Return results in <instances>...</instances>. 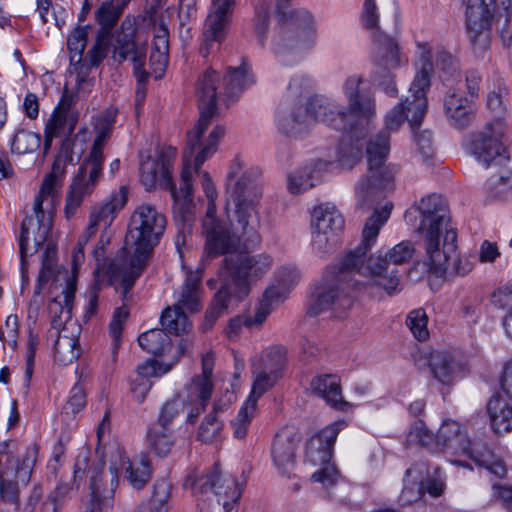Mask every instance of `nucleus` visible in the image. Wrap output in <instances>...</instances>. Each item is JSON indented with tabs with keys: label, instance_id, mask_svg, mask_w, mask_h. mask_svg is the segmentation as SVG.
I'll return each mask as SVG.
<instances>
[{
	"label": "nucleus",
	"instance_id": "nucleus-1",
	"mask_svg": "<svg viewBox=\"0 0 512 512\" xmlns=\"http://www.w3.org/2000/svg\"><path fill=\"white\" fill-rule=\"evenodd\" d=\"M391 208L392 204H386L381 211L375 209L365 223L362 242L348 250L336 266L327 268L312 295L307 312L310 316H318L328 310L340 316L352 307V291L356 289L378 288L390 296L401 291L398 266L412 258L415 252L413 243L402 241L388 251L380 250L367 256L380 228L388 220Z\"/></svg>",
	"mask_w": 512,
	"mask_h": 512
},
{
	"label": "nucleus",
	"instance_id": "nucleus-2",
	"mask_svg": "<svg viewBox=\"0 0 512 512\" xmlns=\"http://www.w3.org/2000/svg\"><path fill=\"white\" fill-rule=\"evenodd\" d=\"M218 82L219 76L211 68L203 72L197 81L196 93L200 117L194 128L187 133V144L184 151L185 164L181 172L179 189L172 182L169 162L163 158V155L159 160L148 157L140 166V179L146 190L149 191L161 186L171 193L174 201L173 216L179 228L176 239L177 247L180 245V239L184 243V234L191 233L195 220L191 182L192 170L187 162L190 161V158L198 149L199 151L194 159V170L198 171L203 163L216 152L218 143L225 134V129L222 126H216L210 132L208 138L205 141L202 140L206 129L217 112Z\"/></svg>",
	"mask_w": 512,
	"mask_h": 512
},
{
	"label": "nucleus",
	"instance_id": "nucleus-3",
	"mask_svg": "<svg viewBox=\"0 0 512 512\" xmlns=\"http://www.w3.org/2000/svg\"><path fill=\"white\" fill-rule=\"evenodd\" d=\"M363 83V77L358 74L344 80L341 90L347 105L332 98L318 97L309 103L307 109L316 120L345 134L339 143L337 155L341 166L346 168L354 167L362 159L363 140L376 117L374 94L362 89Z\"/></svg>",
	"mask_w": 512,
	"mask_h": 512
},
{
	"label": "nucleus",
	"instance_id": "nucleus-4",
	"mask_svg": "<svg viewBox=\"0 0 512 512\" xmlns=\"http://www.w3.org/2000/svg\"><path fill=\"white\" fill-rule=\"evenodd\" d=\"M260 193L253 173L244 170V164L235 158L226 177L225 212L230 227L222 223L204 231L205 249L208 255H234L241 247V241L252 245L260 242L258 222L253 212Z\"/></svg>",
	"mask_w": 512,
	"mask_h": 512
},
{
	"label": "nucleus",
	"instance_id": "nucleus-5",
	"mask_svg": "<svg viewBox=\"0 0 512 512\" xmlns=\"http://www.w3.org/2000/svg\"><path fill=\"white\" fill-rule=\"evenodd\" d=\"M166 227L164 215L155 207L143 204L137 207L132 214L126 245L133 246L129 263L120 259L118 255L109 265L108 271L113 282H119L121 286L120 296L125 299L135 281L143 272L146 262L158 244Z\"/></svg>",
	"mask_w": 512,
	"mask_h": 512
},
{
	"label": "nucleus",
	"instance_id": "nucleus-6",
	"mask_svg": "<svg viewBox=\"0 0 512 512\" xmlns=\"http://www.w3.org/2000/svg\"><path fill=\"white\" fill-rule=\"evenodd\" d=\"M420 223L417 231L422 235L427 265L430 271L442 277L448 260L455 257L457 232L452 225L449 210L441 196L423 197L417 205Z\"/></svg>",
	"mask_w": 512,
	"mask_h": 512
},
{
	"label": "nucleus",
	"instance_id": "nucleus-7",
	"mask_svg": "<svg viewBox=\"0 0 512 512\" xmlns=\"http://www.w3.org/2000/svg\"><path fill=\"white\" fill-rule=\"evenodd\" d=\"M405 120L404 111L396 105L387 113L384 128L367 141L368 174L355 187L358 208L373 207L382 197L383 191L391 187L394 174L385 165L390 151V134L396 132Z\"/></svg>",
	"mask_w": 512,
	"mask_h": 512
},
{
	"label": "nucleus",
	"instance_id": "nucleus-8",
	"mask_svg": "<svg viewBox=\"0 0 512 512\" xmlns=\"http://www.w3.org/2000/svg\"><path fill=\"white\" fill-rule=\"evenodd\" d=\"M116 116L117 110L110 107L92 118L95 139L89 155L79 166L70 185L65 205V214L68 219L75 215L83 200L93 193L102 177L103 149L112 135Z\"/></svg>",
	"mask_w": 512,
	"mask_h": 512
},
{
	"label": "nucleus",
	"instance_id": "nucleus-9",
	"mask_svg": "<svg viewBox=\"0 0 512 512\" xmlns=\"http://www.w3.org/2000/svg\"><path fill=\"white\" fill-rule=\"evenodd\" d=\"M347 425L343 419L334 421L313 434L306 443V460L314 466H320L311 475V480L321 485L320 493L324 498L339 503L348 501L349 485L331 459L338 434Z\"/></svg>",
	"mask_w": 512,
	"mask_h": 512
},
{
	"label": "nucleus",
	"instance_id": "nucleus-10",
	"mask_svg": "<svg viewBox=\"0 0 512 512\" xmlns=\"http://www.w3.org/2000/svg\"><path fill=\"white\" fill-rule=\"evenodd\" d=\"M435 449L450 456L470 459L498 478H504L507 474L502 459L485 442L471 441L466 428L455 420L445 419L442 422L435 436Z\"/></svg>",
	"mask_w": 512,
	"mask_h": 512
},
{
	"label": "nucleus",
	"instance_id": "nucleus-11",
	"mask_svg": "<svg viewBox=\"0 0 512 512\" xmlns=\"http://www.w3.org/2000/svg\"><path fill=\"white\" fill-rule=\"evenodd\" d=\"M318 38L314 16L305 9L292 11L289 18L281 21L272 39V50L284 61L287 55H301L314 48Z\"/></svg>",
	"mask_w": 512,
	"mask_h": 512
},
{
	"label": "nucleus",
	"instance_id": "nucleus-12",
	"mask_svg": "<svg viewBox=\"0 0 512 512\" xmlns=\"http://www.w3.org/2000/svg\"><path fill=\"white\" fill-rule=\"evenodd\" d=\"M416 75L409 88L410 96L402 100L398 106L404 111V115L412 130L419 128L426 114L428 101L426 93L431 86V74L433 72L432 47L428 42L416 43Z\"/></svg>",
	"mask_w": 512,
	"mask_h": 512
},
{
	"label": "nucleus",
	"instance_id": "nucleus-13",
	"mask_svg": "<svg viewBox=\"0 0 512 512\" xmlns=\"http://www.w3.org/2000/svg\"><path fill=\"white\" fill-rule=\"evenodd\" d=\"M184 485L191 488L199 502L204 503L214 497V512H230L241 497L237 481L232 477L222 479L217 467L201 475H189Z\"/></svg>",
	"mask_w": 512,
	"mask_h": 512
},
{
	"label": "nucleus",
	"instance_id": "nucleus-14",
	"mask_svg": "<svg viewBox=\"0 0 512 512\" xmlns=\"http://www.w3.org/2000/svg\"><path fill=\"white\" fill-rule=\"evenodd\" d=\"M221 273H225L234 285L238 298L249 294L251 286L266 275L273 266V258L267 253L234 254L226 256Z\"/></svg>",
	"mask_w": 512,
	"mask_h": 512
},
{
	"label": "nucleus",
	"instance_id": "nucleus-15",
	"mask_svg": "<svg viewBox=\"0 0 512 512\" xmlns=\"http://www.w3.org/2000/svg\"><path fill=\"white\" fill-rule=\"evenodd\" d=\"M44 200L36 196L32 213L27 215L18 235L19 252L22 272L26 269V258L33 255L48 240L52 229V216L43 209Z\"/></svg>",
	"mask_w": 512,
	"mask_h": 512
},
{
	"label": "nucleus",
	"instance_id": "nucleus-16",
	"mask_svg": "<svg viewBox=\"0 0 512 512\" xmlns=\"http://www.w3.org/2000/svg\"><path fill=\"white\" fill-rule=\"evenodd\" d=\"M505 138L506 123L495 118L471 135L469 150L486 167L492 163L501 164L509 158Z\"/></svg>",
	"mask_w": 512,
	"mask_h": 512
},
{
	"label": "nucleus",
	"instance_id": "nucleus-17",
	"mask_svg": "<svg viewBox=\"0 0 512 512\" xmlns=\"http://www.w3.org/2000/svg\"><path fill=\"white\" fill-rule=\"evenodd\" d=\"M496 0H468L466 6V28L475 52H484L489 44L488 31L493 19L492 5Z\"/></svg>",
	"mask_w": 512,
	"mask_h": 512
},
{
	"label": "nucleus",
	"instance_id": "nucleus-18",
	"mask_svg": "<svg viewBox=\"0 0 512 512\" xmlns=\"http://www.w3.org/2000/svg\"><path fill=\"white\" fill-rule=\"evenodd\" d=\"M214 367V356L207 353L202 357V373L193 377L187 387V401L193 405L187 414V422L193 423L196 418L205 410L213 391L212 374Z\"/></svg>",
	"mask_w": 512,
	"mask_h": 512
},
{
	"label": "nucleus",
	"instance_id": "nucleus-19",
	"mask_svg": "<svg viewBox=\"0 0 512 512\" xmlns=\"http://www.w3.org/2000/svg\"><path fill=\"white\" fill-rule=\"evenodd\" d=\"M126 60L133 63V72L137 80L136 105L140 106L145 99V83L149 77V72L144 69L146 51L138 47L130 37H119L113 53V61L122 64Z\"/></svg>",
	"mask_w": 512,
	"mask_h": 512
},
{
	"label": "nucleus",
	"instance_id": "nucleus-20",
	"mask_svg": "<svg viewBox=\"0 0 512 512\" xmlns=\"http://www.w3.org/2000/svg\"><path fill=\"white\" fill-rule=\"evenodd\" d=\"M300 437L292 427L281 429L274 437L271 446V458L278 472L288 478L295 468L296 450Z\"/></svg>",
	"mask_w": 512,
	"mask_h": 512
},
{
	"label": "nucleus",
	"instance_id": "nucleus-21",
	"mask_svg": "<svg viewBox=\"0 0 512 512\" xmlns=\"http://www.w3.org/2000/svg\"><path fill=\"white\" fill-rule=\"evenodd\" d=\"M234 4V0L212 1L211 10L207 16L203 32L204 44L201 48V53L204 55L209 53L214 42H220L224 38Z\"/></svg>",
	"mask_w": 512,
	"mask_h": 512
},
{
	"label": "nucleus",
	"instance_id": "nucleus-22",
	"mask_svg": "<svg viewBox=\"0 0 512 512\" xmlns=\"http://www.w3.org/2000/svg\"><path fill=\"white\" fill-rule=\"evenodd\" d=\"M319 96L311 98L306 107L299 104L282 103L276 112V126L278 131L288 137H298L305 133L309 126L308 118L317 121L308 112L309 103Z\"/></svg>",
	"mask_w": 512,
	"mask_h": 512
},
{
	"label": "nucleus",
	"instance_id": "nucleus-23",
	"mask_svg": "<svg viewBox=\"0 0 512 512\" xmlns=\"http://www.w3.org/2000/svg\"><path fill=\"white\" fill-rule=\"evenodd\" d=\"M119 37H130L134 41L133 35L127 33H117L115 37L108 31L97 34L94 44L87 51L83 63L80 64V71L77 73L78 86L85 81L90 69L98 68L110 51L114 53Z\"/></svg>",
	"mask_w": 512,
	"mask_h": 512
},
{
	"label": "nucleus",
	"instance_id": "nucleus-24",
	"mask_svg": "<svg viewBox=\"0 0 512 512\" xmlns=\"http://www.w3.org/2000/svg\"><path fill=\"white\" fill-rule=\"evenodd\" d=\"M169 62V30L164 15L153 24L152 48L149 57L151 74L161 79Z\"/></svg>",
	"mask_w": 512,
	"mask_h": 512
},
{
	"label": "nucleus",
	"instance_id": "nucleus-25",
	"mask_svg": "<svg viewBox=\"0 0 512 512\" xmlns=\"http://www.w3.org/2000/svg\"><path fill=\"white\" fill-rule=\"evenodd\" d=\"M127 194V187L121 186L118 191L112 192L101 205L95 206L90 213L89 225L85 231L93 236L101 223L104 226L110 225L116 214L126 205Z\"/></svg>",
	"mask_w": 512,
	"mask_h": 512
},
{
	"label": "nucleus",
	"instance_id": "nucleus-26",
	"mask_svg": "<svg viewBox=\"0 0 512 512\" xmlns=\"http://www.w3.org/2000/svg\"><path fill=\"white\" fill-rule=\"evenodd\" d=\"M311 388L315 394L337 411L346 412L353 407L350 402L343 399L340 379L335 374L314 377L311 381Z\"/></svg>",
	"mask_w": 512,
	"mask_h": 512
},
{
	"label": "nucleus",
	"instance_id": "nucleus-27",
	"mask_svg": "<svg viewBox=\"0 0 512 512\" xmlns=\"http://www.w3.org/2000/svg\"><path fill=\"white\" fill-rule=\"evenodd\" d=\"M444 111L450 124L465 128L475 116V106L456 89H449L444 97Z\"/></svg>",
	"mask_w": 512,
	"mask_h": 512
},
{
	"label": "nucleus",
	"instance_id": "nucleus-28",
	"mask_svg": "<svg viewBox=\"0 0 512 512\" xmlns=\"http://www.w3.org/2000/svg\"><path fill=\"white\" fill-rule=\"evenodd\" d=\"M255 83L251 67L243 62L239 67H229L223 77V99L227 106L235 102L240 94Z\"/></svg>",
	"mask_w": 512,
	"mask_h": 512
},
{
	"label": "nucleus",
	"instance_id": "nucleus-29",
	"mask_svg": "<svg viewBox=\"0 0 512 512\" xmlns=\"http://www.w3.org/2000/svg\"><path fill=\"white\" fill-rule=\"evenodd\" d=\"M170 367L164 366L155 360H147L138 365L135 377L131 380L130 391L138 403H143L153 383L151 378L161 377L169 371Z\"/></svg>",
	"mask_w": 512,
	"mask_h": 512
},
{
	"label": "nucleus",
	"instance_id": "nucleus-30",
	"mask_svg": "<svg viewBox=\"0 0 512 512\" xmlns=\"http://www.w3.org/2000/svg\"><path fill=\"white\" fill-rule=\"evenodd\" d=\"M328 163L316 160L300 167L287 176V189L291 194L297 195L313 188L320 181V173L325 170Z\"/></svg>",
	"mask_w": 512,
	"mask_h": 512
},
{
	"label": "nucleus",
	"instance_id": "nucleus-31",
	"mask_svg": "<svg viewBox=\"0 0 512 512\" xmlns=\"http://www.w3.org/2000/svg\"><path fill=\"white\" fill-rule=\"evenodd\" d=\"M201 279L202 272L200 270L187 272L174 305L184 312H198L202 306Z\"/></svg>",
	"mask_w": 512,
	"mask_h": 512
},
{
	"label": "nucleus",
	"instance_id": "nucleus-32",
	"mask_svg": "<svg viewBox=\"0 0 512 512\" xmlns=\"http://www.w3.org/2000/svg\"><path fill=\"white\" fill-rule=\"evenodd\" d=\"M374 42L377 45L374 55V71H390L402 63V55L398 44L390 36L384 34L374 35Z\"/></svg>",
	"mask_w": 512,
	"mask_h": 512
},
{
	"label": "nucleus",
	"instance_id": "nucleus-33",
	"mask_svg": "<svg viewBox=\"0 0 512 512\" xmlns=\"http://www.w3.org/2000/svg\"><path fill=\"white\" fill-rule=\"evenodd\" d=\"M427 465L424 462H416L409 467L403 478V489L399 495L401 505H410L421 499L424 494V471Z\"/></svg>",
	"mask_w": 512,
	"mask_h": 512
},
{
	"label": "nucleus",
	"instance_id": "nucleus-34",
	"mask_svg": "<svg viewBox=\"0 0 512 512\" xmlns=\"http://www.w3.org/2000/svg\"><path fill=\"white\" fill-rule=\"evenodd\" d=\"M311 228L338 235L344 228V219L334 204H320L312 211Z\"/></svg>",
	"mask_w": 512,
	"mask_h": 512
},
{
	"label": "nucleus",
	"instance_id": "nucleus-35",
	"mask_svg": "<svg viewBox=\"0 0 512 512\" xmlns=\"http://www.w3.org/2000/svg\"><path fill=\"white\" fill-rule=\"evenodd\" d=\"M75 297V288L69 284L62 291L61 296L54 298L48 305V311L51 319V327L57 332H61L64 323L71 318L73 301Z\"/></svg>",
	"mask_w": 512,
	"mask_h": 512
},
{
	"label": "nucleus",
	"instance_id": "nucleus-36",
	"mask_svg": "<svg viewBox=\"0 0 512 512\" xmlns=\"http://www.w3.org/2000/svg\"><path fill=\"white\" fill-rule=\"evenodd\" d=\"M491 426L496 433L512 430V405L499 395L492 396L487 404Z\"/></svg>",
	"mask_w": 512,
	"mask_h": 512
},
{
	"label": "nucleus",
	"instance_id": "nucleus-37",
	"mask_svg": "<svg viewBox=\"0 0 512 512\" xmlns=\"http://www.w3.org/2000/svg\"><path fill=\"white\" fill-rule=\"evenodd\" d=\"M284 293L273 287H267L254 315H245L248 328L260 327L277 305L283 302Z\"/></svg>",
	"mask_w": 512,
	"mask_h": 512
},
{
	"label": "nucleus",
	"instance_id": "nucleus-38",
	"mask_svg": "<svg viewBox=\"0 0 512 512\" xmlns=\"http://www.w3.org/2000/svg\"><path fill=\"white\" fill-rule=\"evenodd\" d=\"M150 449L159 457H166L175 444V433L170 427L152 425L147 431Z\"/></svg>",
	"mask_w": 512,
	"mask_h": 512
},
{
	"label": "nucleus",
	"instance_id": "nucleus-39",
	"mask_svg": "<svg viewBox=\"0 0 512 512\" xmlns=\"http://www.w3.org/2000/svg\"><path fill=\"white\" fill-rule=\"evenodd\" d=\"M66 329L57 332V339L54 344V358L63 365H69L80 356L79 340L75 336L65 334Z\"/></svg>",
	"mask_w": 512,
	"mask_h": 512
},
{
	"label": "nucleus",
	"instance_id": "nucleus-40",
	"mask_svg": "<svg viewBox=\"0 0 512 512\" xmlns=\"http://www.w3.org/2000/svg\"><path fill=\"white\" fill-rule=\"evenodd\" d=\"M128 483L137 490L142 489L151 477L150 461L143 456L139 462H130L128 459L122 463Z\"/></svg>",
	"mask_w": 512,
	"mask_h": 512
},
{
	"label": "nucleus",
	"instance_id": "nucleus-41",
	"mask_svg": "<svg viewBox=\"0 0 512 512\" xmlns=\"http://www.w3.org/2000/svg\"><path fill=\"white\" fill-rule=\"evenodd\" d=\"M140 347L148 353L160 356L171 348V339L163 329H151L138 337Z\"/></svg>",
	"mask_w": 512,
	"mask_h": 512
},
{
	"label": "nucleus",
	"instance_id": "nucleus-42",
	"mask_svg": "<svg viewBox=\"0 0 512 512\" xmlns=\"http://www.w3.org/2000/svg\"><path fill=\"white\" fill-rule=\"evenodd\" d=\"M160 322L166 333L168 332L174 335L185 333L191 327L188 316L182 309L175 305L163 310Z\"/></svg>",
	"mask_w": 512,
	"mask_h": 512
},
{
	"label": "nucleus",
	"instance_id": "nucleus-43",
	"mask_svg": "<svg viewBox=\"0 0 512 512\" xmlns=\"http://www.w3.org/2000/svg\"><path fill=\"white\" fill-rule=\"evenodd\" d=\"M100 471L101 468L99 465L95 463L91 464L89 451H81L77 455L74 463L73 485L75 486L76 489H78L80 482L83 481L86 478V476L90 474V486H95Z\"/></svg>",
	"mask_w": 512,
	"mask_h": 512
},
{
	"label": "nucleus",
	"instance_id": "nucleus-44",
	"mask_svg": "<svg viewBox=\"0 0 512 512\" xmlns=\"http://www.w3.org/2000/svg\"><path fill=\"white\" fill-rule=\"evenodd\" d=\"M429 366L433 376L443 384H449L454 378V361L444 352H433L430 355Z\"/></svg>",
	"mask_w": 512,
	"mask_h": 512
},
{
	"label": "nucleus",
	"instance_id": "nucleus-45",
	"mask_svg": "<svg viewBox=\"0 0 512 512\" xmlns=\"http://www.w3.org/2000/svg\"><path fill=\"white\" fill-rule=\"evenodd\" d=\"M258 407L251 400H245L236 417L231 421L233 436L244 439L249 431L252 420L257 414Z\"/></svg>",
	"mask_w": 512,
	"mask_h": 512
},
{
	"label": "nucleus",
	"instance_id": "nucleus-46",
	"mask_svg": "<svg viewBox=\"0 0 512 512\" xmlns=\"http://www.w3.org/2000/svg\"><path fill=\"white\" fill-rule=\"evenodd\" d=\"M229 288L223 285L215 294L211 306L206 310L202 330H210L222 312L227 308L230 298Z\"/></svg>",
	"mask_w": 512,
	"mask_h": 512
},
{
	"label": "nucleus",
	"instance_id": "nucleus-47",
	"mask_svg": "<svg viewBox=\"0 0 512 512\" xmlns=\"http://www.w3.org/2000/svg\"><path fill=\"white\" fill-rule=\"evenodd\" d=\"M285 365V354L281 348L273 347L264 352L259 361L253 363V367L279 378Z\"/></svg>",
	"mask_w": 512,
	"mask_h": 512
},
{
	"label": "nucleus",
	"instance_id": "nucleus-48",
	"mask_svg": "<svg viewBox=\"0 0 512 512\" xmlns=\"http://www.w3.org/2000/svg\"><path fill=\"white\" fill-rule=\"evenodd\" d=\"M88 38V26L76 27L67 38V47L71 54V64L80 65Z\"/></svg>",
	"mask_w": 512,
	"mask_h": 512
},
{
	"label": "nucleus",
	"instance_id": "nucleus-49",
	"mask_svg": "<svg viewBox=\"0 0 512 512\" xmlns=\"http://www.w3.org/2000/svg\"><path fill=\"white\" fill-rule=\"evenodd\" d=\"M224 422L214 414H208L198 429V439L204 443H214L222 439Z\"/></svg>",
	"mask_w": 512,
	"mask_h": 512
},
{
	"label": "nucleus",
	"instance_id": "nucleus-50",
	"mask_svg": "<svg viewBox=\"0 0 512 512\" xmlns=\"http://www.w3.org/2000/svg\"><path fill=\"white\" fill-rule=\"evenodd\" d=\"M491 302L496 308L507 310L503 325L508 336L512 338V289L499 288L492 294Z\"/></svg>",
	"mask_w": 512,
	"mask_h": 512
},
{
	"label": "nucleus",
	"instance_id": "nucleus-51",
	"mask_svg": "<svg viewBox=\"0 0 512 512\" xmlns=\"http://www.w3.org/2000/svg\"><path fill=\"white\" fill-rule=\"evenodd\" d=\"M41 144L39 134L28 130H19L13 137L11 142V150L17 154H26L36 151Z\"/></svg>",
	"mask_w": 512,
	"mask_h": 512
},
{
	"label": "nucleus",
	"instance_id": "nucleus-52",
	"mask_svg": "<svg viewBox=\"0 0 512 512\" xmlns=\"http://www.w3.org/2000/svg\"><path fill=\"white\" fill-rule=\"evenodd\" d=\"M57 250L54 244L48 242L42 259V267L38 275L35 294H40L42 287L49 281L54 272Z\"/></svg>",
	"mask_w": 512,
	"mask_h": 512
},
{
	"label": "nucleus",
	"instance_id": "nucleus-53",
	"mask_svg": "<svg viewBox=\"0 0 512 512\" xmlns=\"http://www.w3.org/2000/svg\"><path fill=\"white\" fill-rule=\"evenodd\" d=\"M42 489L35 487L30 496L28 497L23 512H35L37 508L39 512H58L60 504L56 497L48 496L45 500L41 501Z\"/></svg>",
	"mask_w": 512,
	"mask_h": 512
},
{
	"label": "nucleus",
	"instance_id": "nucleus-54",
	"mask_svg": "<svg viewBox=\"0 0 512 512\" xmlns=\"http://www.w3.org/2000/svg\"><path fill=\"white\" fill-rule=\"evenodd\" d=\"M252 374L254 376V381L251 392L246 400H251L255 405H257L258 400L264 395L266 391L273 387L278 378L253 366Z\"/></svg>",
	"mask_w": 512,
	"mask_h": 512
},
{
	"label": "nucleus",
	"instance_id": "nucleus-55",
	"mask_svg": "<svg viewBox=\"0 0 512 512\" xmlns=\"http://www.w3.org/2000/svg\"><path fill=\"white\" fill-rule=\"evenodd\" d=\"M299 280L300 273L295 266H283L276 272L275 283L269 287H273L276 290L283 292L284 301L287 298L290 289L294 287Z\"/></svg>",
	"mask_w": 512,
	"mask_h": 512
},
{
	"label": "nucleus",
	"instance_id": "nucleus-56",
	"mask_svg": "<svg viewBox=\"0 0 512 512\" xmlns=\"http://www.w3.org/2000/svg\"><path fill=\"white\" fill-rule=\"evenodd\" d=\"M187 405L190 406V410L193 408V405H191L187 399H186ZM185 406V400L181 399L179 396H175L172 399L168 400L164 403L162 406L157 423L154 425L161 426V427H170L172 421L174 418L178 417L179 414L183 411Z\"/></svg>",
	"mask_w": 512,
	"mask_h": 512
},
{
	"label": "nucleus",
	"instance_id": "nucleus-57",
	"mask_svg": "<svg viewBox=\"0 0 512 512\" xmlns=\"http://www.w3.org/2000/svg\"><path fill=\"white\" fill-rule=\"evenodd\" d=\"M338 235L312 229L311 247L313 253L323 258L331 253L336 245Z\"/></svg>",
	"mask_w": 512,
	"mask_h": 512
},
{
	"label": "nucleus",
	"instance_id": "nucleus-58",
	"mask_svg": "<svg viewBox=\"0 0 512 512\" xmlns=\"http://www.w3.org/2000/svg\"><path fill=\"white\" fill-rule=\"evenodd\" d=\"M61 112L53 110L50 118L47 120L44 129V147L48 150L52 140L61 135L67 136V128L65 119Z\"/></svg>",
	"mask_w": 512,
	"mask_h": 512
},
{
	"label": "nucleus",
	"instance_id": "nucleus-59",
	"mask_svg": "<svg viewBox=\"0 0 512 512\" xmlns=\"http://www.w3.org/2000/svg\"><path fill=\"white\" fill-rule=\"evenodd\" d=\"M66 166L67 164L56 159L54 160L51 172L44 178L37 196H41V199L44 200L52 195L55 188L61 184V180L66 172Z\"/></svg>",
	"mask_w": 512,
	"mask_h": 512
},
{
	"label": "nucleus",
	"instance_id": "nucleus-60",
	"mask_svg": "<svg viewBox=\"0 0 512 512\" xmlns=\"http://www.w3.org/2000/svg\"><path fill=\"white\" fill-rule=\"evenodd\" d=\"M270 20V4L262 2L255 7V16L253 18L254 32L257 36L258 42L264 46L266 40V33L269 28Z\"/></svg>",
	"mask_w": 512,
	"mask_h": 512
},
{
	"label": "nucleus",
	"instance_id": "nucleus-61",
	"mask_svg": "<svg viewBox=\"0 0 512 512\" xmlns=\"http://www.w3.org/2000/svg\"><path fill=\"white\" fill-rule=\"evenodd\" d=\"M427 475L424 481V492H427L430 496L437 498L440 497L446 489V475L442 469L438 466L433 468V472H430L429 467L424 471Z\"/></svg>",
	"mask_w": 512,
	"mask_h": 512
},
{
	"label": "nucleus",
	"instance_id": "nucleus-62",
	"mask_svg": "<svg viewBox=\"0 0 512 512\" xmlns=\"http://www.w3.org/2000/svg\"><path fill=\"white\" fill-rule=\"evenodd\" d=\"M121 14L122 9L119 5L105 1L97 9L95 15L102 28L110 30L115 26Z\"/></svg>",
	"mask_w": 512,
	"mask_h": 512
},
{
	"label": "nucleus",
	"instance_id": "nucleus-63",
	"mask_svg": "<svg viewBox=\"0 0 512 512\" xmlns=\"http://www.w3.org/2000/svg\"><path fill=\"white\" fill-rule=\"evenodd\" d=\"M427 323L428 317L423 309L411 311L406 320L407 326L419 341H425L429 336Z\"/></svg>",
	"mask_w": 512,
	"mask_h": 512
},
{
	"label": "nucleus",
	"instance_id": "nucleus-64",
	"mask_svg": "<svg viewBox=\"0 0 512 512\" xmlns=\"http://www.w3.org/2000/svg\"><path fill=\"white\" fill-rule=\"evenodd\" d=\"M171 484L166 480L157 481L154 485L150 500L153 512H167V503L170 497Z\"/></svg>",
	"mask_w": 512,
	"mask_h": 512
}]
</instances>
